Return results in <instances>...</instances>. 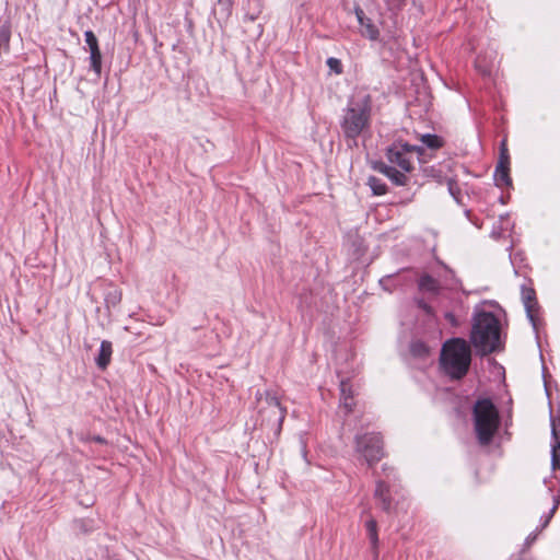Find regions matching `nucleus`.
I'll list each match as a JSON object with an SVG mask.
<instances>
[{
  "label": "nucleus",
  "instance_id": "f257e3e1",
  "mask_svg": "<svg viewBox=\"0 0 560 560\" xmlns=\"http://www.w3.org/2000/svg\"><path fill=\"white\" fill-rule=\"evenodd\" d=\"M372 108L371 95L365 90L352 93L340 118V129L347 141L355 143L358 137L370 129Z\"/></svg>",
  "mask_w": 560,
  "mask_h": 560
},
{
  "label": "nucleus",
  "instance_id": "f03ea898",
  "mask_svg": "<svg viewBox=\"0 0 560 560\" xmlns=\"http://www.w3.org/2000/svg\"><path fill=\"white\" fill-rule=\"evenodd\" d=\"M470 341L482 354L494 352L500 348V325L492 313L480 312L474 317Z\"/></svg>",
  "mask_w": 560,
  "mask_h": 560
},
{
  "label": "nucleus",
  "instance_id": "7ed1b4c3",
  "mask_svg": "<svg viewBox=\"0 0 560 560\" xmlns=\"http://www.w3.org/2000/svg\"><path fill=\"white\" fill-rule=\"evenodd\" d=\"M471 361L469 345L462 338L444 342L441 351V365L453 378H462L468 372Z\"/></svg>",
  "mask_w": 560,
  "mask_h": 560
},
{
  "label": "nucleus",
  "instance_id": "20e7f679",
  "mask_svg": "<svg viewBox=\"0 0 560 560\" xmlns=\"http://www.w3.org/2000/svg\"><path fill=\"white\" fill-rule=\"evenodd\" d=\"M474 420L479 443L482 445L489 444L500 423L498 410L491 400L481 399L476 402Z\"/></svg>",
  "mask_w": 560,
  "mask_h": 560
},
{
  "label": "nucleus",
  "instance_id": "39448f33",
  "mask_svg": "<svg viewBox=\"0 0 560 560\" xmlns=\"http://www.w3.org/2000/svg\"><path fill=\"white\" fill-rule=\"evenodd\" d=\"M256 402L261 425L266 423L276 432H279L285 417V410L281 407L278 397L270 392H257Z\"/></svg>",
  "mask_w": 560,
  "mask_h": 560
},
{
  "label": "nucleus",
  "instance_id": "423d86ee",
  "mask_svg": "<svg viewBox=\"0 0 560 560\" xmlns=\"http://www.w3.org/2000/svg\"><path fill=\"white\" fill-rule=\"evenodd\" d=\"M357 452L360 453L371 466L380 462L384 455L383 442L377 433H368L357 436Z\"/></svg>",
  "mask_w": 560,
  "mask_h": 560
},
{
  "label": "nucleus",
  "instance_id": "0eeeda50",
  "mask_svg": "<svg viewBox=\"0 0 560 560\" xmlns=\"http://www.w3.org/2000/svg\"><path fill=\"white\" fill-rule=\"evenodd\" d=\"M421 153L422 148L420 147L396 142L387 149L386 155L392 164H396L404 172H410L413 167L412 156Z\"/></svg>",
  "mask_w": 560,
  "mask_h": 560
},
{
  "label": "nucleus",
  "instance_id": "6e6552de",
  "mask_svg": "<svg viewBox=\"0 0 560 560\" xmlns=\"http://www.w3.org/2000/svg\"><path fill=\"white\" fill-rule=\"evenodd\" d=\"M355 15H357L358 22L361 26V34L372 40L377 39L380 32H378L377 27L373 24V22L365 16L363 10L360 8H357Z\"/></svg>",
  "mask_w": 560,
  "mask_h": 560
},
{
  "label": "nucleus",
  "instance_id": "1a4fd4ad",
  "mask_svg": "<svg viewBox=\"0 0 560 560\" xmlns=\"http://www.w3.org/2000/svg\"><path fill=\"white\" fill-rule=\"evenodd\" d=\"M522 300L527 313V317L532 322V324L535 326V312L537 306L536 301V294L535 291L532 288H522Z\"/></svg>",
  "mask_w": 560,
  "mask_h": 560
},
{
  "label": "nucleus",
  "instance_id": "9d476101",
  "mask_svg": "<svg viewBox=\"0 0 560 560\" xmlns=\"http://www.w3.org/2000/svg\"><path fill=\"white\" fill-rule=\"evenodd\" d=\"M112 353H113L112 342L108 340H103L101 342L98 354L95 359L96 365L101 370H105L107 368V365L110 362Z\"/></svg>",
  "mask_w": 560,
  "mask_h": 560
},
{
  "label": "nucleus",
  "instance_id": "9b49d317",
  "mask_svg": "<svg viewBox=\"0 0 560 560\" xmlns=\"http://www.w3.org/2000/svg\"><path fill=\"white\" fill-rule=\"evenodd\" d=\"M377 170L390 178L396 185H406L407 183V176L405 174L406 172L404 171H397L384 163H381Z\"/></svg>",
  "mask_w": 560,
  "mask_h": 560
},
{
  "label": "nucleus",
  "instance_id": "f8f14e48",
  "mask_svg": "<svg viewBox=\"0 0 560 560\" xmlns=\"http://www.w3.org/2000/svg\"><path fill=\"white\" fill-rule=\"evenodd\" d=\"M374 495L377 500L381 501L382 509L384 511L388 512L392 508V502H390V498H389V489L383 481H378L376 483Z\"/></svg>",
  "mask_w": 560,
  "mask_h": 560
},
{
  "label": "nucleus",
  "instance_id": "ddd939ff",
  "mask_svg": "<svg viewBox=\"0 0 560 560\" xmlns=\"http://www.w3.org/2000/svg\"><path fill=\"white\" fill-rule=\"evenodd\" d=\"M494 179L498 186L510 185L511 178L509 176V165H504V162L498 163L495 167Z\"/></svg>",
  "mask_w": 560,
  "mask_h": 560
},
{
  "label": "nucleus",
  "instance_id": "4468645a",
  "mask_svg": "<svg viewBox=\"0 0 560 560\" xmlns=\"http://www.w3.org/2000/svg\"><path fill=\"white\" fill-rule=\"evenodd\" d=\"M419 288L423 292H430V293H439L440 291V284L439 282L433 279L431 276H422L419 280Z\"/></svg>",
  "mask_w": 560,
  "mask_h": 560
},
{
  "label": "nucleus",
  "instance_id": "2eb2a0df",
  "mask_svg": "<svg viewBox=\"0 0 560 560\" xmlns=\"http://www.w3.org/2000/svg\"><path fill=\"white\" fill-rule=\"evenodd\" d=\"M553 436L556 439V444L552 445L551 451V466L552 469H560V436L556 429L552 430Z\"/></svg>",
  "mask_w": 560,
  "mask_h": 560
},
{
  "label": "nucleus",
  "instance_id": "dca6fc26",
  "mask_svg": "<svg viewBox=\"0 0 560 560\" xmlns=\"http://www.w3.org/2000/svg\"><path fill=\"white\" fill-rule=\"evenodd\" d=\"M91 69L97 74L102 71V54L100 48L90 50Z\"/></svg>",
  "mask_w": 560,
  "mask_h": 560
},
{
  "label": "nucleus",
  "instance_id": "f3484780",
  "mask_svg": "<svg viewBox=\"0 0 560 560\" xmlns=\"http://www.w3.org/2000/svg\"><path fill=\"white\" fill-rule=\"evenodd\" d=\"M368 185L376 196H382L386 192V184L377 177H369Z\"/></svg>",
  "mask_w": 560,
  "mask_h": 560
},
{
  "label": "nucleus",
  "instance_id": "a211bd4d",
  "mask_svg": "<svg viewBox=\"0 0 560 560\" xmlns=\"http://www.w3.org/2000/svg\"><path fill=\"white\" fill-rule=\"evenodd\" d=\"M368 536L374 547L378 544V535H377V524L374 518H370L365 523Z\"/></svg>",
  "mask_w": 560,
  "mask_h": 560
},
{
  "label": "nucleus",
  "instance_id": "6ab92c4d",
  "mask_svg": "<svg viewBox=\"0 0 560 560\" xmlns=\"http://www.w3.org/2000/svg\"><path fill=\"white\" fill-rule=\"evenodd\" d=\"M347 389H348V381H341V383H340L341 404L347 409V411L350 412L353 407V397H352V395L346 396Z\"/></svg>",
  "mask_w": 560,
  "mask_h": 560
},
{
  "label": "nucleus",
  "instance_id": "aec40b11",
  "mask_svg": "<svg viewBox=\"0 0 560 560\" xmlns=\"http://www.w3.org/2000/svg\"><path fill=\"white\" fill-rule=\"evenodd\" d=\"M421 141L431 149H438L442 145L441 139L435 135H423Z\"/></svg>",
  "mask_w": 560,
  "mask_h": 560
},
{
  "label": "nucleus",
  "instance_id": "412c9836",
  "mask_svg": "<svg viewBox=\"0 0 560 560\" xmlns=\"http://www.w3.org/2000/svg\"><path fill=\"white\" fill-rule=\"evenodd\" d=\"M85 43L89 47V50L100 48L98 47V40L95 36V34L92 31H85L84 32Z\"/></svg>",
  "mask_w": 560,
  "mask_h": 560
},
{
  "label": "nucleus",
  "instance_id": "4be33fe9",
  "mask_svg": "<svg viewBox=\"0 0 560 560\" xmlns=\"http://www.w3.org/2000/svg\"><path fill=\"white\" fill-rule=\"evenodd\" d=\"M327 66L336 74H340L342 72L341 61L337 58H334V57L328 58Z\"/></svg>",
  "mask_w": 560,
  "mask_h": 560
},
{
  "label": "nucleus",
  "instance_id": "5701e85b",
  "mask_svg": "<svg viewBox=\"0 0 560 560\" xmlns=\"http://www.w3.org/2000/svg\"><path fill=\"white\" fill-rule=\"evenodd\" d=\"M411 349L412 352L418 355H423L428 353L427 347L421 342H415Z\"/></svg>",
  "mask_w": 560,
  "mask_h": 560
},
{
  "label": "nucleus",
  "instance_id": "b1692460",
  "mask_svg": "<svg viewBox=\"0 0 560 560\" xmlns=\"http://www.w3.org/2000/svg\"><path fill=\"white\" fill-rule=\"evenodd\" d=\"M503 162H504V165H509V153H508V149L505 147L504 141L501 144V154H500L499 163H503Z\"/></svg>",
  "mask_w": 560,
  "mask_h": 560
},
{
  "label": "nucleus",
  "instance_id": "393cba45",
  "mask_svg": "<svg viewBox=\"0 0 560 560\" xmlns=\"http://www.w3.org/2000/svg\"><path fill=\"white\" fill-rule=\"evenodd\" d=\"M386 1H387L388 7L392 10L400 9V7L402 5V2H404V0H386Z\"/></svg>",
  "mask_w": 560,
  "mask_h": 560
},
{
  "label": "nucleus",
  "instance_id": "a878e982",
  "mask_svg": "<svg viewBox=\"0 0 560 560\" xmlns=\"http://www.w3.org/2000/svg\"><path fill=\"white\" fill-rule=\"evenodd\" d=\"M445 318H446V320H447L450 324H452L453 326H456V325H457V320H456V317H455V315H454V314H452V313H446V314H445Z\"/></svg>",
  "mask_w": 560,
  "mask_h": 560
},
{
  "label": "nucleus",
  "instance_id": "bb28decb",
  "mask_svg": "<svg viewBox=\"0 0 560 560\" xmlns=\"http://www.w3.org/2000/svg\"><path fill=\"white\" fill-rule=\"evenodd\" d=\"M351 395H352V389H351L350 383L348 382V389L346 390V396H351Z\"/></svg>",
  "mask_w": 560,
  "mask_h": 560
}]
</instances>
